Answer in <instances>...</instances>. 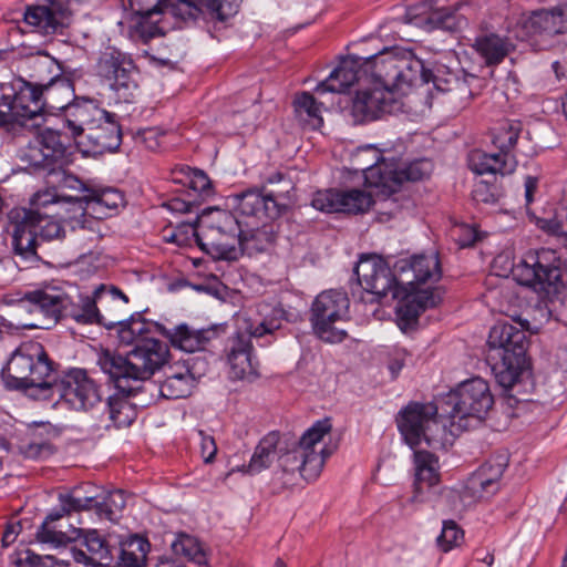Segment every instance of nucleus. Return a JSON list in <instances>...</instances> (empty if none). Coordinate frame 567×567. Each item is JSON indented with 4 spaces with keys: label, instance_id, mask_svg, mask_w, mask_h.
Segmentation results:
<instances>
[{
    "label": "nucleus",
    "instance_id": "f257e3e1",
    "mask_svg": "<svg viewBox=\"0 0 567 567\" xmlns=\"http://www.w3.org/2000/svg\"><path fill=\"white\" fill-rule=\"evenodd\" d=\"M2 132L12 136L39 128L43 109L63 110L65 123L75 143L83 137L86 128L105 116L96 101L75 97L72 83L65 78H54L43 87H37L22 78L9 83L2 82Z\"/></svg>",
    "mask_w": 567,
    "mask_h": 567
},
{
    "label": "nucleus",
    "instance_id": "f03ea898",
    "mask_svg": "<svg viewBox=\"0 0 567 567\" xmlns=\"http://www.w3.org/2000/svg\"><path fill=\"white\" fill-rule=\"evenodd\" d=\"M118 327L121 344L134 346L125 355L103 350L97 358L101 370L118 389L131 392L135 384L148 380L168 359V346L148 334L157 332V322L146 321L140 313L123 320L122 316L112 315Z\"/></svg>",
    "mask_w": 567,
    "mask_h": 567
},
{
    "label": "nucleus",
    "instance_id": "7ed1b4c3",
    "mask_svg": "<svg viewBox=\"0 0 567 567\" xmlns=\"http://www.w3.org/2000/svg\"><path fill=\"white\" fill-rule=\"evenodd\" d=\"M234 199L239 216L256 221L239 220L231 214L219 212L217 230L229 233L233 238L237 236L243 254L252 256L268 251L277 237L276 225L269 220L278 218L287 206L275 194H264L258 189H247L235 195Z\"/></svg>",
    "mask_w": 567,
    "mask_h": 567
},
{
    "label": "nucleus",
    "instance_id": "20e7f679",
    "mask_svg": "<svg viewBox=\"0 0 567 567\" xmlns=\"http://www.w3.org/2000/svg\"><path fill=\"white\" fill-rule=\"evenodd\" d=\"M121 300L124 305L128 298L118 288L101 285L94 291V298L86 297L82 300L80 308L71 307V300L62 290L51 287L43 290H35L25 295L20 292L2 296L3 305H18L21 309L29 312H40L52 323H56L62 317H72L80 323H99L106 329L115 328L116 321L106 318L97 303L106 306L110 301Z\"/></svg>",
    "mask_w": 567,
    "mask_h": 567
},
{
    "label": "nucleus",
    "instance_id": "39448f33",
    "mask_svg": "<svg viewBox=\"0 0 567 567\" xmlns=\"http://www.w3.org/2000/svg\"><path fill=\"white\" fill-rule=\"evenodd\" d=\"M61 508L51 512L37 532L40 543L49 544L55 548L75 542L82 534V528L70 527L66 532L56 529L54 522L71 512L94 509L95 513L109 520H115L126 505L124 492L121 489L109 492L103 496H76L73 494L60 495Z\"/></svg>",
    "mask_w": 567,
    "mask_h": 567
},
{
    "label": "nucleus",
    "instance_id": "423d86ee",
    "mask_svg": "<svg viewBox=\"0 0 567 567\" xmlns=\"http://www.w3.org/2000/svg\"><path fill=\"white\" fill-rule=\"evenodd\" d=\"M6 388L10 390H34L43 399L53 378V362L49 359L44 348L39 342H27L17 348L2 369Z\"/></svg>",
    "mask_w": 567,
    "mask_h": 567
},
{
    "label": "nucleus",
    "instance_id": "0eeeda50",
    "mask_svg": "<svg viewBox=\"0 0 567 567\" xmlns=\"http://www.w3.org/2000/svg\"><path fill=\"white\" fill-rule=\"evenodd\" d=\"M494 404L488 383L482 378L462 382L441 401L442 416L450 420V432L476 427Z\"/></svg>",
    "mask_w": 567,
    "mask_h": 567
},
{
    "label": "nucleus",
    "instance_id": "6e6552de",
    "mask_svg": "<svg viewBox=\"0 0 567 567\" xmlns=\"http://www.w3.org/2000/svg\"><path fill=\"white\" fill-rule=\"evenodd\" d=\"M365 71L374 82L386 86L399 95L405 94L422 80L423 60L413 51L403 48H384L379 53L364 58Z\"/></svg>",
    "mask_w": 567,
    "mask_h": 567
},
{
    "label": "nucleus",
    "instance_id": "1a4fd4ad",
    "mask_svg": "<svg viewBox=\"0 0 567 567\" xmlns=\"http://www.w3.org/2000/svg\"><path fill=\"white\" fill-rule=\"evenodd\" d=\"M260 315L265 317L258 321H246L245 331L237 332L228 339L226 346L227 360L230 367V374L234 379H245L257 374V363L252 361L251 338H261L272 334L281 327L282 310L268 305L259 306Z\"/></svg>",
    "mask_w": 567,
    "mask_h": 567
},
{
    "label": "nucleus",
    "instance_id": "9d476101",
    "mask_svg": "<svg viewBox=\"0 0 567 567\" xmlns=\"http://www.w3.org/2000/svg\"><path fill=\"white\" fill-rule=\"evenodd\" d=\"M54 215L43 212V216L33 217L25 208L12 209L8 217L12 231L14 254L25 260H35L40 241L60 239L64 235L61 224Z\"/></svg>",
    "mask_w": 567,
    "mask_h": 567
},
{
    "label": "nucleus",
    "instance_id": "9b49d317",
    "mask_svg": "<svg viewBox=\"0 0 567 567\" xmlns=\"http://www.w3.org/2000/svg\"><path fill=\"white\" fill-rule=\"evenodd\" d=\"M330 430L329 420L318 421L308 429L291 451L279 456V465L282 471L299 472L306 481H315L320 475L326 460L332 453L327 447L317 450V445Z\"/></svg>",
    "mask_w": 567,
    "mask_h": 567
},
{
    "label": "nucleus",
    "instance_id": "f8f14e48",
    "mask_svg": "<svg viewBox=\"0 0 567 567\" xmlns=\"http://www.w3.org/2000/svg\"><path fill=\"white\" fill-rule=\"evenodd\" d=\"M350 300L342 290L330 289L319 293L310 309L313 333L327 343L342 342L348 333L337 322L348 318Z\"/></svg>",
    "mask_w": 567,
    "mask_h": 567
},
{
    "label": "nucleus",
    "instance_id": "ddd939ff",
    "mask_svg": "<svg viewBox=\"0 0 567 567\" xmlns=\"http://www.w3.org/2000/svg\"><path fill=\"white\" fill-rule=\"evenodd\" d=\"M95 70L120 102L134 100L138 90L137 69L127 53L114 47L105 48L97 58Z\"/></svg>",
    "mask_w": 567,
    "mask_h": 567
},
{
    "label": "nucleus",
    "instance_id": "4468645a",
    "mask_svg": "<svg viewBox=\"0 0 567 567\" xmlns=\"http://www.w3.org/2000/svg\"><path fill=\"white\" fill-rule=\"evenodd\" d=\"M442 416L441 404L412 402L399 414L398 427L404 441L415 449L422 441L432 445L442 426H446Z\"/></svg>",
    "mask_w": 567,
    "mask_h": 567
},
{
    "label": "nucleus",
    "instance_id": "2eb2a0df",
    "mask_svg": "<svg viewBox=\"0 0 567 567\" xmlns=\"http://www.w3.org/2000/svg\"><path fill=\"white\" fill-rule=\"evenodd\" d=\"M360 285L371 292L378 301L389 295L392 299L402 295L401 275L379 256L362 257L354 268Z\"/></svg>",
    "mask_w": 567,
    "mask_h": 567
},
{
    "label": "nucleus",
    "instance_id": "dca6fc26",
    "mask_svg": "<svg viewBox=\"0 0 567 567\" xmlns=\"http://www.w3.org/2000/svg\"><path fill=\"white\" fill-rule=\"evenodd\" d=\"M47 394L49 399L58 395L76 411H86L93 408L102 398L100 386L82 369L71 370L61 380L53 377Z\"/></svg>",
    "mask_w": 567,
    "mask_h": 567
},
{
    "label": "nucleus",
    "instance_id": "f3484780",
    "mask_svg": "<svg viewBox=\"0 0 567 567\" xmlns=\"http://www.w3.org/2000/svg\"><path fill=\"white\" fill-rule=\"evenodd\" d=\"M401 109L399 94L373 81L372 87L357 92L352 103V116L357 123L379 118L382 114H391Z\"/></svg>",
    "mask_w": 567,
    "mask_h": 567
},
{
    "label": "nucleus",
    "instance_id": "a211bd4d",
    "mask_svg": "<svg viewBox=\"0 0 567 567\" xmlns=\"http://www.w3.org/2000/svg\"><path fill=\"white\" fill-rule=\"evenodd\" d=\"M372 204V195L359 188L319 190L311 200L316 209L324 213L361 214Z\"/></svg>",
    "mask_w": 567,
    "mask_h": 567
},
{
    "label": "nucleus",
    "instance_id": "6ab92c4d",
    "mask_svg": "<svg viewBox=\"0 0 567 567\" xmlns=\"http://www.w3.org/2000/svg\"><path fill=\"white\" fill-rule=\"evenodd\" d=\"M122 143L121 126L116 114L105 111V116L86 128L76 144L84 154L101 155L116 151Z\"/></svg>",
    "mask_w": 567,
    "mask_h": 567
},
{
    "label": "nucleus",
    "instance_id": "aec40b11",
    "mask_svg": "<svg viewBox=\"0 0 567 567\" xmlns=\"http://www.w3.org/2000/svg\"><path fill=\"white\" fill-rule=\"evenodd\" d=\"M421 78L419 85L432 82L436 91L443 93L456 91L461 96H472L473 86L480 87L481 82L474 74L463 73L461 78L457 72L442 63L424 61Z\"/></svg>",
    "mask_w": 567,
    "mask_h": 567
},
{
    "label": "nucleus",
    "instance_id": "412c9836",
    "mask_svg": "<svg viewBox=\"0 0 567 567\" xmlns=\"http://www.w3.org/2000/svg\"><path fill=\"white\" fill-rule=\"evenodd\" d=\"M487 344L488 360L525 358L526 334L511 323L498 322L491 329Z\"/></svg>",
    "mask_w": 567,
    "mask_h": 567
},
{
    "label": "nucleus",
    "instance_id": "4be33fe9",
    "mask_svg": "<svg viewBox=\"0 0 567 567\" xmlns=\"http://www.w3.org/2000/svg\"><path fill=\"white\" fill-rule=\"evenodd\" d=\"M351 163L354 171L363 173L365 185L378 188L381 193L384 184L393 181L388 174L391 159L383 157L373 145L359 147L352 154Z\"/></svg>",
    "mask_w": 567,
    "mask_h": 567
},
{
    "label": "nucleus",
    "instance_id": "5701e85b",
    "mask_svg": "<svg viewBox=\"0 0 567 567\" xmlns=\"http://www.w3.org/2000/svg\"><path fill=\"white\" fill-rule=\"evenodd\" d=\"M124 203L122 193L112 187L92 188L90 194L78 196L73 202L74 215L70 218L76 219L86 214L94 218L102 219L111 215Z\"/></svg>",
    "mask_w": 567,
    "mask_h": 567
},
{
    "label": "nucleus",
    "instance_id": "b1692460",
    "mask_svg": "<svg viewBox=\"0 0 567 567\" xmlns=\"http://www.w3.org/2000/svg\"><path fill=\"white\" fill-rule=\"evenodd\" d=\"M410 289L411 291H408V288L402 286L401 297L394 299L399 300L396 313L402 328L412 327L422 312L441 301L437 289Z\"/></svg>",
    "mask_w": 567,
    "mask_h": 567
},
{
    "label": "nucleus",
    "instance_id": "393cba45",
    "mask_svg": "<svg viewBox=\"0 0 567 567\" xmlns=\"http://www.w3.org/2000/svg\"><path fill=\"white\" fill-rule=\"evenodd\" d=\"M213 233L214 228H210L208 231L199 234L196 230L195 224L187 223L177 227L168 237V241L175 243L178 246H186L188 245L190 235L202 250L207 254L221 259H236L238 257V249L231 244L214 240Z\"/></svg>",
    "mask_w": 567,
    "mask_h": 567
},
{
    "label": "nucleus",
    "instance_id": "a878e982",
    "mask_svg": "<svg viewBox=\"0 0 567 567\" xmlns=\"http://www.w3.org/2000/svg\"><path fill=\"white\" fill-rule=\"evenodd\" d=\"M523 29L530 35L567 33V1L548 9L533 11L523 20Z\"/></svg>",
    "mask_w": 567,
    "mask_h": 567
},
{
    "label": "nucleus",
    "instance_id": "bb28decb",
    "mask_svg": "<svg viewBox=\"0 0 567 567\" xmlns=\"http://www.w3.org/2000/svg\"><path fill=\"white\" fill-rule=\"evenodd\" d=\"M395 270L401 275V282L412 289L415 285L437 281L442 275L440 261L435 255H420L399 260L395 264Z\"/></svg>",
    "mask_w": 567,
    "mask_h": 567
},
{
    "label": "nucleus",
    "instance_id": "cd10ccee",
    "mask_svg": "<svg viewBox=\"0 0 567 567\" xmlns=\"http://www.w3.org/2000/svg\"><path fill=\"white\" fill-rule=\"evenodd\" d=\"M240 0H176L169 7L173 17L183 21H195L203 12V7L224 21L234 16L239 8Z\"/></svg>",
    "mask_w": 567,
    "mask_h": 567
},
{
    "label": "nucleus",
    "instance_id": "c85d7f7f",
    "mask_svg": "<svg viewBox=\"0 0 567 567\" xmlns=\"http://www.w3.org/2000/svg\"><path fill=\"white\" fill-rule=\"evenodd\" d=\"M130 8L136 21L135 27L143 37L154 38L163 34L157 25L162 14H171L169 7L175 2L166 3L165 0H128Z\"/></svg>",
    "mask_w": 567,
    "mask_h": 567
},
{
    "label": "nucleus",
    "instance_id": "c756f323",
    "mask_svg": "<svg viewBox=\"0 0 567 567\" xmlns=\"http://www.w3.org/2000/svg\"><path fill=\"white\" fill-rule=\"evenodd\" d=\"M157 333L167 338L173 347L185 352H195L206 348L207 343L215 336V330H195L185 323L167 329L162 324L157 326Z\"/></svg>",
    "mask_w": 567,
    "mask_h": 567
},
{
    "label": "nucleus",
    "instance_id": "7c9ffc66",
    "mask_svg": "<svg viewBox=\"0 0 567 567\" xmlns=\"http://www.w3.org/2000/svg\"><path fill=\"white\" fill-rule=\"evenodd\" d=\"M405 21L425 31L451 30L454 27L455 17L449 8H432L427 3H422L406 11Z\"/></svg>",
    "mask_w": 567,
    "mask_h": 567
},
{
    "label": "nucleus",
    "instance_id": "2f4dec72",
    "mask_svg": "<svg viewBox=\"0 0 567 567\" xmlns=\"http://www.w3.org/2000/svg\"><path fill=\"white\" fill-rule=\"evenodd\" d=\"M505 467L506 462L503 458L496 460L495 462L489 461L480 468L478 473L471 480L470 487L464 492L451 491L447 497L453 503V509L455 512L464 509L465 505L463 503L467 497V489H475L480 486L482 491H487L488 487L495 485L502 477Z\"/></svg>",
    "mask_w": 567,
    "mask_h": 567
},
{
    "label": "nucleus",
    "instance_id": "473e14b6",
    "mask_svg": "<svg viewBox=\"0 0 567 567\" xmlns=\"http://www.w3.org/2000/svg\"><path fill=\"white\" fill-rule=\"evenodd\" d=\"M472 47L487 66L498 65L515 49L509 38L495 32L477 35Z\"/></svg>",
    "mask_w": 567,
    "mask_h": 567
},
{
    "label": "nucleus",
    "instance_id": "72a5a7b5",
    "mask_svg": "<svg viewBox=\"0 0 567 567\" xmlns=\"http://www.w3.org/2000/svg\"><path fill=\"white\" fill-rule=\"evenodd\" d=\"M364 60V58H347L343 59L340 64L330 73V75L322 82H320L316 92L324 93H343L351 85L354 84L359 80V61Z\"/></svg>",
    "mask_w": 567,
    "mask_h": 567
},
{
    "label": "nucleus",
    "instance_id": "f704fd0d",
    "mask_svg": "<svg viewBox=\"0 0 567 567\" xmlns=\"http://www.w3.org/2000/svg\"><path fill=\"white\" fill-rule=\"evenodd\" d=\"M75 198L78 196L60 195L53 187L45 188L32 196L30 200L31 208L27 212L32 214L33 217L43 216V212H48L50 215H61L62 209L74 215L73 202Z\"/></svg>",
    "mask_w": 567,
    "mask_h": 567
},
{
    "label": "nucleus",
    "instance_id": "c9c22d12",
    "mask_svg": "<svg viewBox=\"0 0 567 567\" xmlns=\"http://www.w3.org/2000/svg\"><path fill=\"white\" fill-rule=\"evenodd\" d=\"M470 168L478 175L483 174H501L509 175L515 172L517 161L515 156L502 157L497 153H485L478 150L471 152L468 156Z\"/></svg>",
    "mask_w": 567,
    "mask_h": 567
},
{
    "label": "nucleus",
    "instance_id": "e433bc0d",
    "mask_svg": "<svg viewBox=\"0 0 567 567\" xmlns=\"http://www.w3.org/2000/svg\"><path fill=\"white\" fill-rule=\"evenodd\" d=\"M196 380L185 364H175L168 368L166 378L159 384V393L163 398L176 400L192 393Z\"/></svg>",
    "mask_w": 567,
    "mask_h": 567
},
{
    "label": "nucleus",
    "instance_id": "4c0bfd02",
    "mask_svg": "<svg viewBox=\"0 0 567 567\" xmlns=\"http://www.w3.org/2000/svg\"><path fill=\"white\" fill-rule=\"evenodd\" d=\"M433 165L429 159L422 158L413 161L403 167L391 159L388 174L392 177V182L384 184L383 194L395 193L403 182H417L427 177L432 172Z\"/></svg>",
    "mask_w": 567,
    "mask_h": 567
},
{
    "label": "nucleus",
    "instance_id": "58836bf2",
    "mask_svg": "<svg viewBox=\"0 0 567 567\" xmlns=\"http://www.w3.org/2000/svg\"><path fill=\"white\" fill-rule=\"evenodd\" d=\"M141 383L142 382L136 383V389L131 392L123 391L115 385L117 393L110 395L106 402L109 420L113 426L126 427L135 421L137 411L135 405L130 402L128 396L140 390Z\"/></svg>",
    "mask_w": 567,
    "mask_h": 567
},
{
    "label": "nucleus",
    "instance_id": "ea45409f",
    "mask_svg": "<svg viewBox=\"0 0 567 567\" xmlns=\"http://www.w3.org/2000/svg\"><path fill=\"white\" fill-rule=\"evenodd\" d=\"M280 434L276 431L265 435L255 449L254 454L244 471L250 475L260 473L268 468L277 456Z\"/></svg>",
    "mask_w": 567,
    "mask_h": 567
},
{
    "label": "nucleus",
    "instance_id": "a19ab883",
    "mask_svg": "<svg viewBox=\"0 0 567 567\" xmlns=\"http://www.w3.org/2000/svg\"><path fill=\"white\" fill-rule=\"evenodd\" d=\"M118 554V567H146L150 543L140 536H133L114 548Z\"/></svg>",
    "mask_w": 567,
    "mask_h": 567
},
{
    "label": "nucleus",
    "instance_id": "79ce46f5",
    "mask_svg": "<svg viewBox=\"0 0 567 567\" xmlns=\"http://www.w3.org/2000/svg\"><path fill=\"white\" fill-rule=\"evenodd\" d=\"M522 132V123L504 121L492 131V143L499 151L502 157L513 156L512 151Z\"/></svg>",
    "mask_w": 567,
    "mask_h": 567
},
{
    "label": "nucleus",
    "instance_id": "37998d69",
    "mask_svg": "<svg viewBox=\"0 0 567 567\" xmlns=\"http://www.w3.org/2000/svg\"><path fill=\"white\" fill-rule=\"evenodd\" d=\"M492 369L495 373L496 381L505 390L512 389L517 382L525 358H499L498 360H489Z\"/></svg>",
    "mask_w": 567,
    "mask_h": 567
},
{
    "label": "nucleus",
    "instance_id": "c03bdc74",
    "mask_svg": "<svg viewBox=\"0 0 567 567\" xmlns=\"http://www.w3.org/2000/svg\"><path fill=\"white\" fill-rule=\"evenodd\" d=\"M18 157L25 165L24 168H43L49 169L50 174L55 173V164L34 137L27 146L19 150Z\"/></svg>",
    "mask_w": 567,
    "mask_h": 567
},
{
    "label": "nucleus",
    "instance_id": "a18cd8bd",
    "mask_svg": "<svg viewBox=\"0 0 567 567\" xmlns=\"http://www.w3.org/2000/svg\"><path fill=\"white\" fill-rule=\"evenodd\" d=\"M293 107L297 116L301 121L310 123L313 128L322 125V103L317 102L311 93L302 92L297 94L293 100Z\"/></svg>",
    "mask_w": 567,
    "mask_h": 567
},
{
    "label": "nucleus",
    "instance_id": "49530a36",
    "mask_svg": "<svg viewBox=\"0 0 567 567\" xmlns=\"http://www.w3.org/2000/svg\"><path fill=\"white\" fill-rule=\"evenodd\" d=\"M84 536L83 544L85 545L87 551L93 556V559L97 561L99 565L109 566L114 561L113 549L106 543V540L99 534L97 530H86L82 529V534L80 537Z\"/></svg>",
    "mask_w": 567,
    "mask_h": 567
},
{
    "label": "nucleus",
    "instance_id": "de8ad7c7",
    "mask_svg": "<svg viewBox=\"0 0 567 567\" xmlns=\"http://www.w3.org/2000/svg\"><path fill=\"white\" fill-rule=\"evenodd\" d=\"M172 549L176 556H182L197 565L206 564V554L197 538L181 534L173 542Z\"/></svg>",
    "mask_w": 567,
    "mask_h": 567
},
{
    "label": "nucleus",
    "instance_id": "09e8293b",
    "mask_svg": "<svg viewBox=\"0 0 567 567\" xmlns=\"http://www.w3.org/2000/svg\"><path fill=\"white\" fill-rule=\"evenodd\" d=\"M34 138L49 155L55 166L63 161L65 157L66 148L61 140V134L59 131L44 128L39 131L34 135Z\"/></svg>",
    "mask_w": 567,
    "mask_h": 567
},
{
    "label": "nucleus",
    "instance_id": "8fccbe9b",
    "mask_svg": "<svg viewBox=\"0 0 567 567\" xmlns=\"http://www.w3.org/2000/svg\"><path fill=\"white\" fill-rule=\"evenodd\" d=\"M463 537V530L454 520H444L441 534L436 538V544L442 551L446 553L458 546Z\"/></svg>",
    "mask_w": 567,
    "mask_h": 567
},
{
    "label": "nucleus",
    "instance_id": "3c124183",
    "mask_svg": "<svg viewBox=\"0 0 567 567\" xmlns=\"http://www.w3.org/2000/svg\"><path fill=\"white\" fill-rule=\"evenodd\" d=\"M439 466L431 468H420V471H415V497L421 493L423 485H426L429 487L434 486L439 483Z\"/></svg>",
    "mask_w": 567,
    "mask_h": 567
},
{
    "label": "nucleus",
    "instance_id": "603ef678",
    "mask_svg": "<svg viewBox=\"0 0 567 567\" xmlns=\"http://www.w3.org/2000/svg\"><path fill=\"white\" fill-rule=\"evenodd\" d=\"M472 197L478 204H494L497 202L496 188L493 185L481 181L475 184L472 190Z\"/></svg>",
    "mask_w": 567,
    "mask_h": 567
},
{
    "label": "nucleus",
    "instance_id": "864d4df0",
    "mask_svg": "<svg viewBox=\"0 0 567 567\" xmlns=\"http://www.w3.org/2000/svg\"><path fill=\"white\" fill-rule=\"evenodd\" d=\"M39 560L29 549H21L9 556V567H35Z\"/></svg>",
    "mask_w": 567,
    "mask_h": 567
},
{
    "label": "nucleus",
    "instance_id": "5fc2aeb1",
    "mask_svg": "<svg viewBox=\"0 0 567 567\" xmlns=\"http://www.w3.org/2000/svg\"><path fill=\"white\" fill-rule=\"evenodd\" d=\"M189 187L202 196L212 194V182L203 171H195L189 181Z\"/></svg>",
    "mask_w": 567,
    "mask_h": 567
},
{
    "label": "nucleus",
    "instance_id": "6e6d98bb",
    "mask_svg": "<svg viewBox=\"0 0 567 567\" xmlns=\"http://www.w3.org/2000/svg\"><path fill=\"white\" fill-rule=\"evenodd\" d=\"M198 435L200 437V455L205 463H212L217 453V445L215 439L204 431H199Z\"/></svg>",
    "mask_w": 567,
    "mask_h": 567
},
{
    "label": "nucleus",
    "instance_id": "4d7b16f0",
    "mask_svg": "<svg viewBox=\"0 0 567 567\" xmlns=\"http://www.w3.org/2000/svg\"><path fill=\"white\" fill-rule=\"evenodd\" d=\"M61 178L59 179V184L61 188L80 190L83 192L84 195L90 194L92 188L87 187L82 181H80L76 176L69 174L64 171L56 172Z\"/></svg>",
    "mask_w": 567,
    "mask_h": 567
},
{
    "label": "nucleus",
    "instance_id": "13d9d810",
    "mask_svg": "<svg viewBox=\"0 0 567 567\" xmlns=\"http://www.w3.org/2000/svg\"><path fill=\"white\" fill-rule=\"evenodd\" d=\"M435 466H439V460L433 453L423 450L414 451L415 471H420V468H431Z\"/></svg>",
    "mask_w": 567,
    "mask_h": 567
},
{
    "label": "nucleus",
    "instance_id": "bf43d9fd",
    "mask_svg": "<svg viewBox=\"0 0 567 567\" xmlns=\"http://www.w3.org/2000/svg\"><path fill=\"white\" fill-rule=\"evenodd\" d=\"M22 529L20 520H16L13 517L6 523V528L2 532V547L12 544Z\"/></svg>",
    "mask_w": 567,
    "mask_h": 567
},
{
    "label": "nucleus",
    "instance_id": "052dcab7",
    "mask_svg": "<svg viewBox=\"0 0 567 567\" xmlns=\"http://www.w3.org/2000/svg\"><path fill=\"white\" fill-rule=\"evenodd\" d=\"M460 230H461V235L458 237V243L462 247H467V246L473 245L478 238L476 229L471 226L462 225L460 227Z\"/></svg>",
    "mask_w": 567,
    "mask_h": 567
},
{
    "label": "nucleus",
    "instance_id": "680f3d73",
    "mask_svg": "<svg viewBox=\"0 0 567 567\" xmlns=\"http://www.w3.org/2000/svg\"><path fill=\"white\" fill-rule=\"evenodd\" d=\"M167 206L173 212L185 214L193 212L194 203L182 198H173L168 202Z\"/></svg>",
    "mask_w": 567,
    "mask_h": 567
},
{
    "label": "nucleus",
    "instance_id": "e2e57ef3",
    "mask_svg": "<svg viewBox=\"0 0 567 567\" xmlns=\"http://www.w3.org/2000/svg\"><path fill=\"white\" fill-rule=\"evenodd\" d=\"M29 454L34 456H43L49 455L53 453L52 445L49 443H31L29 445Z\"/></svg>",
    "mask_w": 567,
    "mask_h": 567
},
{
    "label": "nucleus",
    "instance_id": "0e129e2a",
    "mask_svg": "<svg viewBox=\"0 0 567 567\" xmlns=\"http://www.w3.org/2000/svg\"><path fill=\"white\" fill-rule=\"evenodd\" d=\"M72 556L76 563H82L84 565H97V561L93 559V556L90 554L87 555L82 549L72 548Z\"/></svg>",
    "mask_w": 567,
    "mask_h": 567
},
{
    "label": "nucleus",
    "instance_id": "69168bd1",
    "mask_svg": "<svg viewBox=\"0 0 567 567\" xmlns=\"http://www.w3.org/2000/svg\"><path fill=\"white\" fill-rule=\"evenodd\" d=\"M538 179L533 176H527L525 178V197L527 204H530L533 202L534 193L537 188Z\"/></svg>",
    "mask_w": 567,
    "mask_h": 567
},
{
    "label": "nucleus",
    "instance_id": "338daca9",
    "mask_svg": "<svg viewBox=\"0 0 567 567\" xmlns=\"http://www.w3.org/2000/svg\"><path fill=\"white\" fill-rule=\"evenodd\" d=\"M157 567H183V566L172 559L161 558L157 563Z\"/></svg>",
    "mask_w": 567,
    "mask_h": 567
},
{
    "label": "nucleus",
    "instance_id": "774afa93",
    "mask_svg": "<svg viewBox=\"0 0 567 567\" xmlns=\"http://www.w3.org/2000/svg\"><path fill=\"white\" fill-rule=\"evenodd\" d=\"M401 369H402V364L399 363L398 361L392 362L390 364V370H391L393 375H396Z\"/></svg>",
    "mask_w": 567,
    "mask_h": 567
}]
</instances>
